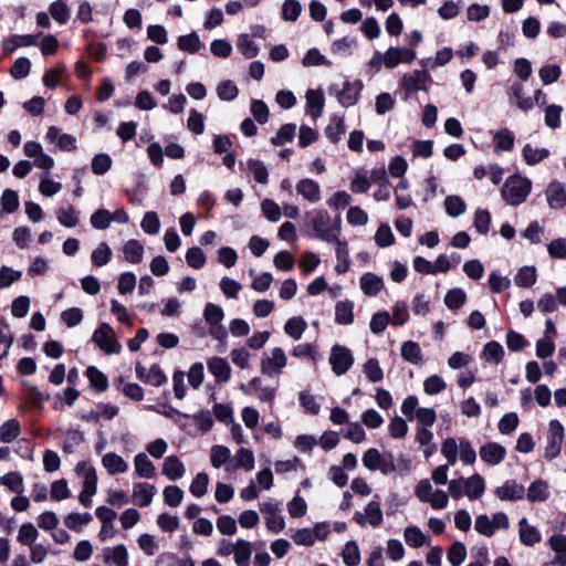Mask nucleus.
Listing matches in <instances>:
<instances>
[{"mask_svg":"<svg viewBox=\"0 0 566 566\" xmlns=\"http://www.w3.org/2000/svg\"><path fill=\"white\" fill-rule=\"evenodd\" d=\"M354 302L348 300L338 301L335 305V323L350 325L354 323Z\"/></svg>","mask_w":566,"mask_h":566,"instance_id":"32","label":"nucleus"},{"mask_svg":"<svg viewBox=\"0 0 566 566\" xmlns=\"http://www.w3.org/2000/svg\"><path fill=\"white\" fill-rule=\"evenodd\" d=\"M480 458L489 465L500 464L506 457V449L501 443L488 442L479 450Z\"/></svg>","mask_w":566,"mask_h":566,"instance_id":"14","label":"nucleus"},{"mask_svg":"<svg viewBox=\"0 0 566 566\" xmlns=\"http://www.w3.org/2000/svg\"><path fill=\"white\" fill-rule=\"evenodd\" d=\"M305 217L316 238L329 243L337 241L340 229L339 218L335 219L334 222L331 214L323 209H314L307 212Z\"/></svg>","mask_w":566,"mask_h":566,"instance_id":"1","label":"nucleus"},{"mask_svg":"<svg viewBox=\"0 0 566 566\" xmlns=\"http://www.w3.org/2000/svg\"><path fill=\"white\" fill-rule=\"evenodd\" d=\"M400 354L406 361L413 365H420L423 360L422 350L419 344L412 340L402 343Z\"/></svg>","mask_w":566,"mask_h":566,"instance_id":"39","label":"nucleus"},{"mask_svg":"<svg viewBox=\"0 0 566 566\" xmlns=\"http://www.w3.org/2000/svg\"><path fill=\"white\" fill-rule=\"evenodd\" d=\"M112 256H113V252H112V249L109 248V245L106 242H101L93 250L91 260L95 266L101 268V266L106 265L112 260Z\"/></svg>","mask_w":566,"mask_h":566,"instance_id":"49","label":"nucleus"},{"mask_svg":"<svg viewBox=\"0 0 566 566\" xmlns=\"http://www.w3.org/2000/svg\"><path fill=\"white\" fill-rule=\"evenodd\" d=\"M494 493L502 501H518L524 497L525 489L515 480H506Z\"/></svg>","mask_w":566,"mask_h":566,"instance_id":"21","label":"nucleus"},{"mask_svg":"<svg viewBox=\"0 0 566 566\" xmlns=\"http://www.w3.org/2000/svg\"><path fill=\"white\" fill-rule=\"evenodd\" d=\"M233 460V464H229L224 468L227 472H233L240 469L250 472L254 469L255 459L253 452L250 449L240 448L235 452Z\"/></svg>","mask_w":566,"mask_h":566,"instance_id":"22","label":"nucleus"},{"mask_svg":"<svg viewBox=\"0 0 566 566\" xmlns=\"http://www.w3.org/2000/svg\"><path fill=\"white\" fill-rule=\"evenodd\" d=\"M50 15L59 24H65L70 19V8L64 0H55L49 6Z\"/></svg>","mask_w":566,"mask_h":566,"instance_id":"47","label":"nucleus"},{"mask_svg":"<svg viewBox=\"0 0 566 566\" xmlns=\"http://www.w3.org/2000/svg\"><path fill=\"white\" fill-rule=\"evenodd\" d=\"M134 473L136 478L153 479L156 476V467L144 452L134 458Z\"/></svg>","mask_w":566,"mask_h":566,"instance_id":"28","label":"nucleus"},{"mask_svg":"<svg viewBox=\"0 0 566 566\" xmlns=\"http://www.w3.org/2000/svg\"><path fill=\"white\" fill-rule=\"evenodd\" d=\"M467 301V294L464 290L454 287L447 292L444 296V304L449 310L461 308Z\"/></svg>","mask_w":566,"mask_h":566,"instance_id":"52","label":"nucleus"},{"mask_svg":"<svg viewBox=\"0 0 566 566\" xmlns=\"http://www.w3.org/2000/svg\"><path fill=\"white\" fill-rule=\"evenodd\" d=\"M537 274L534 266H523L515 275V284L518 287H531L536 283Z\"/></svg>","mask_w":566,"mask_h":566,"instance_id":"55","label":"nucleus"},{"mask_svg":"<svg viewBox=\"0 0 566 566\" xmlns=\"http://www.w3.org/2000/svg\"><path fill=\"white\" fill-rule=\"evenodd\" d=\"M307 328L306 321L301 316H294L286 321L284 332L291 338L298 340Z\"/></svg>","mask_w":566,"mask_h":566,"instance_id":"43","label":"nucleus"},{"mask_svg":"<svg viewBox=\"0 0 566 566\" xmlns=\"http://www.w3.org/2000/svg\"><path fill=\"white\" fill-rule=\"evenodd\" d=\"M305 97L306 113L315 120L323 114L324 95L319 91L308 90Z\"/></svg>","mask_w":566,"mask_h":566,"instance_id":"31","label":"nucleus"},{"mask_svg":"<svg viewBox=\"0 0 566 566\" xmlns=\"http://www.w3.org/2000/svg\"><path fill=\"white\" fill-rule=\"evenodd\" d=\"M481 357L486 363L499 364L504 357V349L500 343L492 340L484 345Z\"/></svg>","mask_w":566,"mask_h":566,"instance_id":"44","label":"nucleus"},{"mask_svg":"<svg viewBox=\"0 0 566 566\" xmlns=\"http://www.w3.org/2000/svg\"><path fill=\"white\" fill-rule=\"evenodd\" d=\"M186 473L184 463L177 455H169L163 463V474L170 481H177L181 479Z\"/></svg>","mask_w":566,"mask_h":566,"instance_id":"30","label":"nucleus"},{"mask_svg":"<svg viewBox=\"0 0 566 566\" xmlns=\"http://www.w3.org/2000/svg\"><path fill=\"white\" fill-rule=\"evenodd\" d=\"M86 376L91 382V385L98 391H105L108 387V381L106 376L98 370L96 367L91 366L86 370Z\"/></svg>","mask_w":566,"mask_h":566,"instance_id":"63","label":"nucleus"},{"mask_svg":"<svg viewBox=\"0 0 566 566\" xmlns=\"http://www.w3.org/2000/svg\"><path fill=\"white\" fill-rule=\"evenodd\" d=\"M21 432V427L18 420L9 419L0 426V441L10 443L14 441Z\"/></svg>","mask_w":566,"mask_h":566,"instance_id":"45","label":"nucleus"},{"mask_svg":"<svg viewBox=\"0 0 566 566\" xmlns=\"http://www.w3.org/2000/svg\"><path fill=\"white\" fill-rule=\"evenodd\" d=\"M1 485L21 494L24 491L23 476L19 472H9L0 478Z\"/></svg>","mask_w":566,"mask_h":566,"instance_id":"53","label":"nucleus"},{"mask_svg":"<svg viewBox=\"0 0 566 566\" xmlns=\"http://www.w3.org/2000/svg\"><path fill=\"white\" fill-rule=\"evenodd\" d=\"M295 190L305 201L314 205L321 201L322 191L317 181L311 178H303L295 185Z\"/></svg>","mask_w":566,"mask_h":566,"instance_id":"13","label":"nucleus"},{"mask_svg":"<svg viewBox=\"0 0 566 566\" xmlns=\"http://www.w3.org/2000/svg\"><path fill=\"white\" fill-rule=\"evenodd\" d=\"M510 103L514 104L520 111L528 112L533 108V98L526 96L524 87L518 82H513L507 91Z\"/></svg>","mask_w":566,"mask_h":566,"instance_id":"18","label":"nucleus"},{"mask_svg":"<svg viewBox=\"0 0 566 566\" xmlns=\"http://www.w3.org/2000/svg\"><path fill=\"white\" fill-rule=\"evenodd\" d=\"M359 283L361 291L367 296H376L384 289V280L370 272L365 273Z\"/></svg>","mask_w":566,"mask_h":566,"instance_id":"33","label":"nucleus"},{"mask_svg":"<svg viewBox=\"0 0 566 566\" xmlns=\"http://www.w3.org/2000/svg\"><path fill=\"white\" fill-rule=\"evenodd\" d=\"M342 557L347 566H357L360 563V551L355 541H349L345 544Z\"/></svg>","mask_w":566,"mask_h":566,"instance_id":"54","label":"nucleus"},{"mask_svg":"<svg viewBox=\"0 0 566 566\" xmlns=\"http://www.w3.org/2000/svg\"><path fill=\"white\" fill-rule=\"evenodd\" d=\"M103 562L108 566H128V552L124 544L105 547L102 552Z\"/></svg>","mask_w":566,"mask_h":566,"instance_id":"16","label":"nucleus"},{"mask_svg":"<svg viewBox=\"0 0 566 566\" xmlns=\"http://www.w3.org/2000/svg\"><path fill=\"white\" fill-rule=\"evenodd\" d=\"M92 342L106 355H117L122 345L114 328L108 323H101L92 335Z\"/></svg>","mask_w":566,"mask_h":566,"instance_id":"3","label":"nucleus"},{"mask_svg":"<svg viewBox=\"0 0 566 566\" xmlns=\"http://www.w3.org/2000/svg\"><path fill=\"white\" fill-rule=\"evenodd\" d=\"M261 211L263 216L271 222H277L282 217L281 207L272 199L266 198L262 200Z\"/></svg>","mask_w":566,"mask_h":566,"instance_id":"61","label":"nucleus"},{"mask_svg":"<svg viewBox=\"0 0 566 566\" xmlns=\"http://www.w3.org/2000/svg\"><path fill=\"white\" fill-rule=\"evenodd\" d=\"M252 555V544L243 538L235 541V548L233 554L234 564L237 566H249Z\"/></svg>","mask_w":566,"mask_h":566,"instance_id":"36","label":"nucleus"},{"mask_svg":"<svg viewBox=\"0 0 566 566\" xmlns=\"http://www.w3.org/2000/svg\"><path fill=\"white\" fill-rule=\"evenodd\" d=\"M447 388V382L439 375H432L424 379L423 381V391L429 396L438 395L444 391Z\"/></svg>","mask_w":566,"mask_h":566,"instance_id":"58","label":"nucleus"},{"mask_svg":"<svg viewBox=\"0 0 566 566\" xmlns=\"http://www.w3.org/2000/svg\"><path fill=\"white\" fill-rule=\"evenodd\" d=\"M363 373L371 382H379L384 379V371L376 358H369L363 365Z\"/></svg>","mask_w":566,"mask_h":566,"instance_id":"57","label":"nucleus"},{"mask_svg":"<svg viewBox=\"0 0 566 566\" xmlns=\"http://www.w3.org/2000/svg\"><path fill=\"white\" fill-rule=\"evenodd\" d=\"M260 511L264 515L266 528L274 534L282 532L285 527L284 517L280 513V505L273 500L260 504Z\"/></svg>","mask_w":566,"mask_h":566,"instance_id":"9","label":"nucleus"},{"mask_svg":"<svg viewBox=\"0 0 566 566\" xmlns=\"http://www.w3.org/2000/svg\"><path fill=\"white\" fill-rule=\"evenodd\" d=\"M39 531L32 523H24L19 527L17 539L23 546L36 543Z\"/></svg>","mask_w":566,"mask_h":566,"instance_id":"50","label":"nucleus"},{"mask_svg":"<svg viewBox=\"0 0 566 566\" xmlns=\"http://www.w3.org/2000/svg\"><path fill=\"white\" fill-rule=\"evenodd\" d=\"M375 496L374 500L368 502L364 509V512H355L354 521L360 525H370L371 527H378L384 520L382 510L380 506V501Z\"/></svg>","mask_w":566,"mask_h":566,"instance_id":"10","label":"nucleus"},{"mask_svg":"<svg viewBox=\"0 0 566 566\" xmlns=\"http://www.w3.org/2000/svg\"><path fill=\"white\" fill-rule=\"evenodd\" d=\"M178 49L190 54H195L202 48L199 35L196 32H191L186 35H181L177 41Z\"/></svg>","mask_w":566,"mask_h":566,"instance_id":"46","label":"nucleus"},{"mask_svg":"<svg viewBox=\"0 0 566 566\" xmlns=\"http://www.w3.org/2000/svg\"><path fill=\"white\" fill-rule=\"evenodd\" d=\"M157 493L155 485L139 482L133 486L132 499L133 502L139 507L149 506L153 502L154 496Z\"/></svg>","mask_w":566,"mask_h":566,"instance_id":"17","label":"nucleus"},{"mask_svg":"<svg viewBox=\"0 0 566 566\" xmlns=\"http://www.w3.org/2000/svg\"><path fill=\"white\" fill-rule=\"evenodd\" d=\"M329 364L336 376L345 375L354 365L352 350L343 345H334L331 349Z\"/></svg>","mask_w":566,"mask_h":566,"instance_id":"8","label":"nucleus"},{"mask_svg":"<svg viewBox=\"0 0 566 566\" xmlns=\"http://www.w3.org/2000/svg\"><path fill=\"white\" fill-rule=\"evenodd\" d=\"M564 442V427L558 420L549 422L548 442L545 448L544 457L547 460H553L560 453L562 444Z\"/></svg>","mask_w":566,"mask_h":566,"instance_id":"12","label":"nucleus"},{"mask_svg":"<svg viewBox=\"0 0 566 566\" xmlns=\"http://www.w3.org/2000/svg\"><path fill=\"white\" fill-rule=\"evenodd\" d=\"M546 200L552 209H563L566 206V188L560 181H552L546 191Z\"/></svg>","mask_w":566,"mask_h":566,"instance_id":"19","label":"nucleus"},{"mask_svg":"<svg viewBox=\"0 0 566 566\" xmlns=\"http://www.w3.org/2000/svg\"><path fill=\"white\" fill-rule=\"evenodd\" d=\"M245 167L256 182L261 185L269 182V170L263 161L259 159H248Z\"/></svg>","mask_w":566,"mask_h":566,"instance_id":"40","label":"nucleus"},{"mask_svg":"<svg viewBox=\"0 0 566 566\" xmlns=\"http://www.w3.org/2000/svg\"><path fill=\"white\" fill-rule=\"evenodd\" d=\"M530 502H545L551 496V486L547 481L537 479L533 481L525 494Z\"/></svg>","mask_w":566,"mask_h":566,"instance_id":"27","label":"nucleus"},{"mask_svg":"<svg viewBox=\"0 0 566 566\" xmlns=\"http://www.w3.org/2000/svg\"><path fill=\"white\" fill-rule=\"evenodd\" d=\"M403 538L407 545L412 548H419L428 544L427 535L418 526L406 527Z\"/></svg>","mask_w":566,"mask_h":566,"instance_id":"41","label":"nucleus"},{"mask_svg":"<svg viewBox=\"0 0 566 566\" xmlns=\"http://www.w3.org/2000/svg\"><path fill=\"white\" fill-rule=\"evenodd\" d=\"M486 485L483 476L474 473L469 478H464V493L470 501L480 499L485 492Z\"/></svg>","mask_w":566,"mask_h":566,"instance_id":"25","label":"nucleus"},{"mask_svg":"<svg viewBox=\"0 0 566 566\" xmlns=\"http://www.w3.org/2000/svg\"><path fill=\"white\" fill-rule=\"evenodd\" d=\"M492 142L494 145V153L512 151L515 144V135L509 128H501L492 133Z\"/></svg>","mask_w":566,"mask_h":566,"instance_id":"23","label":"nucleus"},{"mask_svg":"<svg viewBox=\"0 0 566 566\" xmlns=\"http://www.w3.org/2000/svg\"><path fill=\"white\" fill-rule=\"evenodd\" d=\"M36 38L38 35L33 34H14L2 40L1 49L6 54H10L18 48L34 45Z\"/></svg>","mask_w":566,"mask_h":566,"instance_id":"24","label":"nucleus"},{"mask_svg":"<svg viewBox=\"0 0 566 566\" xmlns=\"http://www.w3.org/2000/svg\"><path fill=\"white\" fill-rule=\"evenodd\" d=\"M239 52L247 59H253L258 55L259 49L248 34H241L237 42Z\"/></svg>","mask_w":566,"mask_h":566,"instance_id":"60","label":"nucleus"},{"mask_svg":"<svg viewBox=\"0 0 566 566\" xmlns=\"http://www.w3.org/2000/svg\"><path fill=\"white\" fill-rule=\"evenodd\" d=\"M231 460V451L228 447L216 444L210 450V462L211 465L216 469L224 465H229L228 463Z\"/></svg>","mask_w":566,"mask_h":566,"instance_id":"42","label":"nucleus"},{"mask_svg":"<svg viewBox=\"0 0 566 566\" xmlns=\"http://www.w3.org/2000/svg\"><path fill=\"white\" fill-rule=\"evenodd\" d=\"M239 390L250 397L256 398L260 402L273 403L276 397L277 388L265 385L259 376L251 378L247 384H240Z\"/></svg>","mask_w":566,"mask_h":566,"instance_id":"6","label":"nucleus"},{"mask_svg":"<svg viewBox=\"0 0 566 566\" xmlns=\"http://www.w3.org/2000/svg\"><path fill=\"white\" fill-rule=\"evenodd\" d=\"M165 503L170 507H177L184 499V491L177 485H168L163 491Z\"/></svg>","mask_w":566,"mask_h":566,"instance_id":"62","label":"nucleus"},{"mask_svg":"<svg viewBox=\"0 0 566 566\" xmlns=\"http://www.w3.org/2000/svg\"><path fill=\"white\" fill-rule=\"evenodd\" d=\"M363 464L370 471H380L382 474L395 472V459L391 452L381 453L376 448H370L363 454Z\"/></svg>","mask_w":566,"mask_h":566,"instance_id":"5","label":"nucleus"},{"mask_svg":"<svg viewBox=\"0 0 566 566\" xmlns=\"http://www.w3.org/2000/svg\"><path fill=\"white\" fill-rule=\"evenodd\" d=\"M209 373L214 377L216 382H228L231 379V366L226 358L214 356L207 360Z\"/></svg>","mask_w":566,"mask_h":566,"instance_id":"15","label":"nucleus"},{"mask_svg":"<svg viewBox=\"0 0 566 566\" xmlns=\"http://www.w3.org/2000/svg\"><path fill=\"white\" fill-rule=\"evenodd\" d=\"M467 557L465 545L461 542H455L451 545L448 552V560L452 566H460Z\"/></svg>","mask_w":566,"mask_h":566,"instance_id":"64","label":"nucleus"},{"mask_svg":"<svg viewBox=\"0 0 566 566\" xmlns=\"http://www.w3.org/2000/svg\"><path fill=\"white\" fill-rule=\"evenodd\" d=\"M549 149L535 147L532 144H525L522 148L523 159L530 166H534L543 161L549 156Z\"/></svg>","mask_w":566,"mask_h":566,"instance_id":"38","label":"nucleus"},{"mask_svg":"<svg viewBox=\"0 0 566 566\" xmlns=\"http://www.w3.org/2000/svg\"><path fill=\"white\" fill-rule=\"evenodd\" d=\"M144 244L135 239L128 240L123 245L124 258L127 262L132 264L140 263L144 258Z\"/></svg>","mask_w":566,"mask_h":566,"instance_id":"34","label":"nucleus"},{"mask_svg":"<svg viewBox=\"0 0 566 566\" xmlns=\"http://www.w3.org/2000/svg\"><path fill=\"white\" fill-rule=\"evenodd\" d=\"M336 243V260L337 263L335 265V271L338 274L346 273L350 268V258H349V251L347 243L345 241H342L337 239V241H334Z\"/></svg>","mask_w":566,"mask_h":566,"instance_id":"37","label":"nucleus"},{"mask_svg":"<svg viewBox=\"0 0 566 566\" xmlns=\"http://www.w3.org/2000/svg\"><path fill=\"white\" fill-rule=\"evenodd\" d=\"M209 476L205 472L198 473L189 486L190 493L196 497H202L208 492Z\"/></svg>","mask_w":566,"mask_h":566,"instance_id":"59","label":"nucleus"},{"mask_svg":"<svg viewBox=\"0 0 566 566\" xmlns=\"http://www.w3.org/2000/svg\"><path fill=\"white\" fill-rule=\"evenodd\" d=\"M102 465L111 475L123 474L128 471V463L115 452H107L102 457Z\"/></svg>","mask_w":566,"mask_h":566,"instance_id":"26","label":"nucleus"},{"mask_svg":"<svg viewBox=\"0 0 566 566\" xmlns=\"http://www.w3.org/2000/svg\"><path fill=\"white\" fill-rule=\"evenodd\" d=\"M385 67L392 70L399 64H411L416 57V51L407 46H389L384 53Z\"/></svg>","mask_w":566,"mask_h":566,"instance_id":"11","label":"nucleus"},{"mask_svg":"<svg viewBox=\"0 0 566 566\" xmlns=\"http://www.w3.org/2000/svg\"><path fill=\"white\" fill-rule=\"evenodd\" d=\"M287 366V356L281 347H274L265 353L260 361V371L269 378H276L282 375Z\"/></svg>","mask_w":566,"mask_h":566,"instance_id":"4","label":"nucleus"},{"mask_svg":"<svg viewBox=\"0 0 566 566\" xmlns=\"http://www.w3.org/2000/svg\"><path fill=\"white\" fill-rule=\"evenodd\" d=\"M346 132L344 117L333 115L325 128L326 137L334 144H337Z\"/></svg>","mask_w":566,"mask_h":566,"instance_id":"35","label":"nucleus"},{"mask_svg":"<svg viewBox=\"0 0 566 566\" xmlns=\"http://www.w3.org/2000/svg\"><path fill=\"white\" fill-rule=\"evenodd\" d=\"M518 536L521 543L525 546H534L542 539L539 531L535 526L530 525L526 517L520 520Z\"/></svg>","mask_w":566,"mask_h":566,"instance_id":"29","label":"nucleus"},{"mask_svg":"<svg viewBox=\"0 0 566 566\" xmlns=\"http://www.w3.org/2000/svg\"><path fill=\"white\" fill-rule=\"evenodd\" d=\"M57 221L66 227L74 228L78 224V211L72 206L65 208H59L55 212Z\"/></svg>","mask_w":566,"mask_h":566,"instance_id":"48","label":"nucleus"},{"mask_svg":"<svg viewBox=\"0 0 566 566\" xmlns=\"http://www.w3.org/2000/svg\"><path fill=\"white\" fill-rule=\"evenodd\" d=\"M75 473L83 478V490L87 494H96L97 492V474L96 470L86 462H78L75 465Z\"/></svg>","mask_w":566,"mask_h":566,"instance_id":"20","label":"nucleus"},{"mask_svg":"<svg viewBox=\"0 0 566 566\" xmlns=\"http://www.w3.org/2000/svg\"><path fill=\"white\" fill-rule=\"evenodd\" d=\"M532 190V181L521 175L510 176L502 189L501 195L503 200L511 206H518L523 203Z\"/></svg>","mask_w":566,"mask_h":566,"instance_id":"2","label":"nucleus"},{"mask_svg":"<svg viewBox=\"0 0 566 566\" xmlns=\"http://www.w3.org/2000/svg\"><path fill=\"white\" fill-rule=\"evenodd\" d=\"M431 82V75L424 70H413L402 74L399 81L406 97L411 96L418 91H428V84Z\"/></svg>","mask_w":566,"mask_h":566,"instance_id":"7","label":"nucleus"},{"mask_svg":"<svg viewBox=\"0 0 566 566\" xmlns=\"http://www.w3.org/2000/svg\"><path fill=\"white\" fill-rule=\"evenodd\" d=\"M93 520L92 514L90 513H70L64 518V524L67 528L81 532L84 525H87Z\"/></svg>","mask_w":566,"mask_h":566,"instance_id":"51","label":"nucleus"},{"mask_svg":"<svg viewBox=\"0 0 566 566\" xmlns=\"http://www.w3.org/2000/svg\"><path fill=\"white\" fill-rule=\"evenodd\" d=\"M560 75L562 69L557 64H546L538 70V76L544 85L557 82Z\"/></svg>","mask_w":566,"mask_h":566,"instance_id":"56","label":"nucleus"}]
</instances>
